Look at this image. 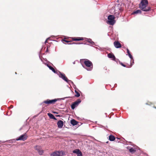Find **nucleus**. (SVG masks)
<instances>
[{
	"instance_id": "nucleus-6",
	"label": "nucleus",
	"mask_w": 156,
	"mask_h": 156,
	"mask_svg": "<svg viewBox=\"0 0 156 156\" xmlns=\"http://www.w3.org/2000/svg\"><path fill=\"white\" fill-rule=\"evenodd\" d=\"M58 100V99H55L53 100H50L47 99L43 101V103L47 104H54Z\"/></svg>"
},
{
	"instance_id": "nucleus-24",
	"label": "nucleus",
	"mask_w": 156,
	"mask_h": 156,
	"mask_svg": "<svg viewBox=\"0 0 156 156\" xmlns=\"http://www.w3.org/2000/svg\"><path fill=\"white\" fill-rule=\"evenodd\" d=\"M77 156H82V154L81 152L80 151L77 154Z\"/></svg>"
},
{
	"instance_id": "nucleus-29",
	"label": "nucleus",
	"mask_w": 156,
	"mask_h": 156,
	"mask_svg": "<svg viewBox=\"0 0 156 156\" xmlns=\"http://www.w3.org/2000/svg\"><path fill=\"white\" fill-rule=\"evenodd\" d=\"M46 42H47V40H46L45 41V43H46Z\"/></svg>"
},
{
	"instance_id": "nucleus-10",
	"label": "nucleus",
	"mask_w": 156,
	"mask_h": 156,
	"mask_svg": "<svg viewBox=\"0 0 156 156\" xmlns=\"http://www.w3.org/2000/svg\"><path fill=\"white\" fill-rule=\"evenodd\" d=\"M114 45L115 47L116 48H119L121 47V44L119 41H115L114 43Z\"/></svg>"
},
{
	"instance_id": "nucleus-14",
	"label": "nucleus",
	"mask_w": 156,
	"mask_h": 156,
	"mask_svg": "<svg viewBox=\"0 0 156 156\" xmlns=\"http://www.w3.org/2000/svg\"><path fill=\"white\" fill-rule=\"evenodd\" d=\"M71 123L73 126L76 125L78 122L75 119H73L71 121Z\"/></svg>"
},
{
	"instance_id": "nucleus-16",
	"label": "nucleus",
	"mask_w": 156,
	"mask_h": 156,
	"mask_svg": "<svg viewBox=\"0 0 156 156\" xmlns=\"http://www.w3.org/2000/svg\"><path fill=\"white\" fill-rule=\"evenodd\" d=\"M48 115L51 119H53L54 120H57V119L55 117L54 115L51 113H48Z\"/></svg>"
},
{
	"instance_id": "nucleus-25",
	"label": "nucleus",
	"mask_w": 156,
	"mask_h": 156,
	"mask_svg": "<svg viewBox=\"0 0 156 156\" xmlns=\"http://www.w3.org/2000/svg\"><path fill=\"white\" fill-rule=\"evenodd\" d=\"M128 55H129V57H130V58L131 59H132L133 58V57H132V55H131V54L130 53L129 54H128Z\"/></svg>"
},
{
	"instance_id": "nucleus-15",
	"label": "nucleus",
	"mask_w": 156,
	"mask_h": 156,
	"mask_svg": "<svg viewBox=\"0 0 156 156\" xmlns=\"http://www.w3.org/2000/svg\"><path fill=\"white\" fill-rule=\"evenodd\" d=\"M115 136L112 135H110L109 136V139L111 141H113L115 140Z\"/></svg>"
},
{
	"instance_id": "nucleus-8",
	"label": "nucleus",
	"mask_w": 156,
	"mask_h": 156,
	"mask_svg": "<svg viewBox=\"0 0 156 156\" xmlns=\"http://www.w3.org/2000/svg\"><path fill=\"white\" fill-rule=\"evenodd\" d=\"M27 136L26 133L22 135L18 138H17L16 140H22L24 141L27 139Z\"/></svg>"
},
{
	"instance_id": "nucleus-26",
	"label": "nucleus",
	"mask_w": 156,
	"mask_h": 156,
	"mask_svg": "<svg viewBox=\"0 0 156 156\" xmlns=\"http://www.w3.org/2000/svg\"><path fill=\"white\" fill-rule=\"evenodd\" d=\"M127 53L128 54V55L130 54V51H129V50L128 48L127 49Z\"/></svg>"
},
{
	"instance_id": "nucleus-9",
	"label": "nucleus",
	"mask_w": 156,
	"mask_h": 156,
	"mask_svg": "<svg viewBox=\"0 0 156 156\" xmlns=\"http://www.w3.org/2000/svg\"><path fill=\"white\" fill-rule=\"evenodd\" d=\"M62 154V151H56L51 153L50 155L51 156H61Z\"/></svg>"
},
{
	"instance_id": "nucleus-18",
	"label": "nucleus",
	"mask_w": 156,
	"mask_h": 156,
	"mask_svg": "<svg viewBox=\"0 0 156 156\" xmlns=\"http://www.w3.org/2000/svg\"><path fill=\"white\" fill-rule=\"evenodd\" d=\"M62 41L65 44H66V43H68L71 42V41L67 40L66 38H64V39L62 40Z\"/></svg>"
},
{
	"instance_id": "nucleus-22",
	"label": "nucleus",
	"mask_w": 156,
	"mask_h": 156,
	"mask_svg": "<svg viewBox=\"0 0 156 156\" xmlns=\"http://www.w3.org/2000/svg\"><path fill=\"white\" fill-rule=\"evenodd\" d=\"M120 64L122 66H123L124 67H127L128 68L130 67H131L132 66V64H131V65L129 66H126L123 63H122V62H120Z\"/></svg>"
},
{
	"instance_id": "nucleus-11",
	"label": "nucleus",
	"mask_w": 156,
	"mask_h": 156,
	"mask_svg": "<svg viewBox=\"0 0 156 156\" xmlns=\"http://www.w3.org/2000/svg\"><path fill=\"white\" fill-rule=\"evenodd\" d=\"M71 39L73 41H80L84 40V38L82 37H73Z\"/></svg>"
},
{
	"instance_id": "nucleus-4",
	"label": "nucleus",
	"mask_w": 156,
	"mask_h": 156,
	"mask_svg": "<svg viewBox=\"0 0 156 156\" xmlns=\"http://www.w3.org/2000/svg\"><path fill=\"white\" fill-rule=\"evenodd\" d=\"M81 100L80 99H78L77 101L73 103L71 105V108L74 109L76 107H77L79 104L81 102Z\"/></svg>"
},
{
	"instance_id": "nucleus-3",
	"label": "nucleus",
	"mask_w": 156,
	"mask_h": 156,
	"mask_svg": "<svg viewBox=\"0 0 156 156\" xmlns=\"http://www.w3.org/2000/svg\"><path fill=\"white\" fill-rule=\"evenodd\" d=\"M58 74L60 77L62 79L65 80L68 83H69L71 82L73 83V82L69 80L68 79L64 74L62 73L61 72L59 71Z\"/></svg>"
},
{
	"instance_id": "nucleus-5",
	"label": "nucleus",
	"mask_w": 156,
	"mask_h": 156,
	"mask_svg": "<svg viewBox=\"0 0 156 156\" xmlns=\"http://www.w3.org/2000/svg\"><path fill=\"white\" fill-rule=\"evenodd\" d=\"M35 149L37 151L38 153V154L41 155H43L44 153V151L41 149V146H36L34 147Z\"/></svg>"
},
{
	"instance_id": "nucleus-19",
	"label": "nucleus",
	"mask_w": 156,
	"mask_h": 156,
	"mask_svg": "<svg viewBox=\"0 0 156 156\" xmlns=\"http://www.w3.org/2000/svg\"><path fill=\"white\" fill-rule=\"evenodd\" d=\"M129 151L130 152L133 153L136 151V150L133 148V147H131L129 149Z\"/></svg>"
},
{
	"instance_id": "nucleus-28",
	"label": "nucleus",
	"mask_w": 156,
	"mask_h": 156,
	"mask_svg": "<svg viewBox=\"0 0 156 156\" xmlns=\"http://www.w3.org/2000/svg\"><path fill=\"white\" fill-rule=\"evenodd\" d=\"M48 48H47V49L46 51V52H48Z\"/></svg>"
},
{
	"instance_id": "nucleus-13",
	"label": "nucleus",
	"mask_w": 156,
	"mask_h": 156,
	"mask_svg": "<svg viewBox=\"0 0 156 156\" xmlns=\"http://www.w3.org/2000/svg\"><path fill=\"white\" fill-rule=\"evenodd\" d=\"M108 57L111 58H112L113 60H115V57L114 55L111 53H109L108 55Z\"/></svg>"
},
{
	"instance_id": "nucleus-27",
	"label": "nucleus",
	"mask_w": 156,
	"mask_h": 156,
	"mask_svg": "<svg viewBox=\"0 0 156 156\" xmlns=\"http://www.w3.org/2000/svg\"><path fill=\"white\" fill-rule=\"evenodd\" d=\"M13 107V106L12 105H11L10 106V108H12Z\"/></svg>"
},
{
	"instance_id": "nucleus-20",
	"label": "nucleus",
	"mask_w": 156,
	"mask_h": 156,
	"mask_svg": "<svg viewBox=\"0 0 156 156\" xmlns=\"http://www.w3.org/2000/svg\"><path fill=\"white\" fill-rule=\"evenodd\" d=\"M48 67H49V68L54 73H56V72L55 70L54 69L53 67H51V66H49Z\"/></svg>"
},
{
	"instance_id": "nucleus-1",
	"label": "nucleus",
	"mask_w": 156,
	"mask_h": 156,
	"mask_svg": "<svg viewBox=\"0 0 156 156\" xmlns=\"http://www.w3.org/2000/svg\"><path fill=\"white\" fill-rule=\"evenodd\" d=\"M148 4L147 0H142L139 4V8L144 11H149L150 10L151 8L150 6H147Z\"/></svg>"
},
{
	"instance_id": "nucleus-23",
	"label": "nucleus",
	"mask_w": 156,
	"mask_h": 156,
	"mask_svg": "<svg viewBox=\"0 0 156 156\" xmlns=\"http://www.w3.org/2000/svg\"><path fill=\"white\" fill-rule=\"evenodd\" d=\"M80 150L78 149H76L74 150L73 151V153H76L77 154H78V153L79 152V151Z\"/></svg>"
},
{
	"instance_id": "nucleus-12",
	"label": "nucleus",
	"mask_w": 156,
	"mask_h": 156,
	"mask_svg": "<svg viewBox=\"0 0 156 156\" xmlns=\"http://www.w3.org/2000/svg\"><path fill=\"white\" fill-rule=\"evenodd\" d=\"M64 123L63 121L60 120L58 121L57 123V125L58 127L59 128H61L63 126Z\"/></svg>"
},
{
	"instance_id": "nucleus-2",
	"label": "nucleus",
	"mask_w": 156,
	"mask_h": 156,
	"mask_svg": "<svg viewBox=\"0 0 156 156\" xmlns=\"http://www.w3.org/2000/svg\"><path fill=\"white\" fill-rule=\"evenodd\" d=\"M108 20L107 21V23L109 25H113L115 23V17L113 15H110L108 17Z\"/></svg>"
},
{
	"instance_id": "nucleus-21",
	"label": "nucleus",
	"mask_w": 156,
	"mask_h": 156,
	"mask_svg": "<svg viewBox=\"0 0 156 156\" xmlns=\"http://www.w3.org/2000/svg\"><path fill=\"white\" fill-rule=\"evenodd\" d=\"M75 92L76 94L75 95V97H78L80 96V94L78 91H77L75 90Z\"/></svg>"
},
{
	"instance_id": "nucleus-17",
	"label": "nucleus",
	"mask_w": 156,
	"mask_h": 156,
	"mask_svg": "<svg viewBox=\"0 0 156 156\" xmlns=\"http://www.w3.org/2000/svg\"><path fill=\"white\" fill-rule=\"evenodd\" d=\"M141 13V11L140 10H137L133 12L132 13V14H138V13Z\"/></svg>"
},
{
	"instance_id": "nucleus-30",
	"label": "nucleus",
	"mask_w": 156,
	"mask_h": 156,
	"mask_svg": "<svg viewBox=\"0 0 156 156\" xmlns=\"http://www.w3.org/2000/svg\"><path fill=\"white\" fill-rule=\"evenodd\" d=\"M56 116L57 117H59L60 115H56Z\"/></svg>"
},
{
	"instance_id": "nucleus-7",
	"label": "nucleus",
	"mask_w": 156,
	"mask_h": 156,
	"mask_svg": "<svg viewBox=\"0 0 156 156\" xmlns=\"http://www.w3.org/2000/svg\"><path fill=\"white\" fill-rule=\"evenodd\" d=\"M84 63L86 66L87 67L92 66V68L93 67V64L91 61L87 59H84Z\"/></svg>"
}]
</instances>
